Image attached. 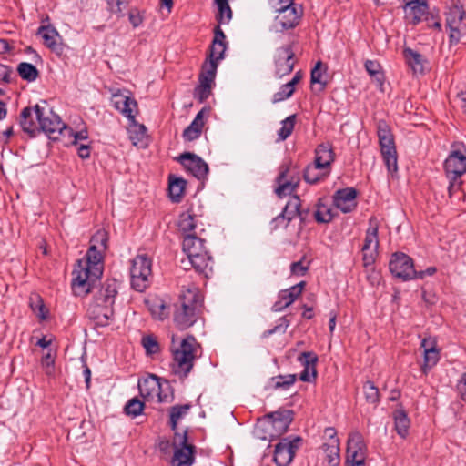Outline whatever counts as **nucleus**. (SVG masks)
I'll return each mask as SVG.
<instances>
[{
  "label": "nucleus",
  "instance_id": "1",
  "mask_svg": "<svg viewBox=\"0 0 466 466\" xmlns=\"http://www.w3.org/2000/svg\"><path fill=\"white\" fill-rule=\"evenodd\" d=\"M105 251L90 246L85 259L77 261L72 275V289L76 296H86L93 289L103 273V254Z\"/></svg>",
  "mask_w": 466,
  "mask_h": 466
},
{
  "label": "nucleus",
  "instance_id": "2",
  "mask_svg": "<svg viewBox=\"0 0 466 466\" xmlns=\"http://www.w3.org/2000/svg\"><path fill=\"white\" fill-rule=\"evenodd\" d=\"M199 348V344L193 336H187L177 342L175 335H172L170 350L173 356L171 364L173 373L180 379H185L194 366Z\"/></svg>",
  "mask_w": 466,
  "mask_h": 466
},
{
  "label": "nucleus",
  "instance_id": "3",
  "mask_svg": "<svg viewBox=\"0 0 466 466\" xmlns=\"http://www.w3.org/2000/svg\"><path fill=\"white\" fill-rule=\"evenodd\" d=\"M205 242V239L195 234H188L184 237L182 247L195 270L208 276L212 271L213 260Z\"/></svg>",
  "mask_w": 466,
  "mask_h": 466
},
{
  "label": "nucleus",
  "instance_id": "4",
  "mask_svg": "<svg viewBox=\"0 0 466 466\" xmlns=\"http://www.w3.org/2000/svg\"><path fill=\"white\" fill-rule=\"evenodd\" d=\"M35 117L39 121V132H45L50 139L57 140L66 133L72 134V129L61 120L60 116L53 110L41 107L39 105L34 106Z\"/></svg>",
  "mask_w": 466,
  "mask_h": 466
},
{
  "label": "nucleus",
  "instance_id": "5",
  "mask_svg": "<svg viewBox=\"0 0 466 466\" xmlns=\"http://www.w3.org/2000/svg\"><path fill=\"white\" fill-rule=\"evenodd\" d=\"M377 136L380 152L389 173L394 175L398 171V157L394 136L390 126L384 121L377 123Z\"/></svg>",
  "mask_w": 466,
  "mask_h": 466
},
{
  "label": "nucleus",
  "instance_id": "6",
  "mask_svg": "<svg viewBox=\"0 0 466 466\" xmlns=\"http://www.w3.org/2000/svg\"><path fill=\"white\" fill-rule=\"evenodd\" d=\"M447 178L449 179V196L451 198L461 190V176L466 173V156L454 150L450 153L444 163Z\"/></svg>",
  "mask_w": 466,
  "mask_h": 466
},
{
  "label": "nucleus",
  "instance_id": "7",
  "mask_svg": "<svg viewBox=\"0 0 466 466\" xmlns=\"http://www.w3.org/2000/svg\"><path fill=\"white\" fill-rule=\"evenodd\" d=\"M293 420L290 410H279L268 414L258 431L262 430L267 435L260 436L264 440L272 441L285 433Z\"/></svg>",
  "mask_w": 466,
  "mask_h": 466
},
{
  "label": "nucleus",
  "instance_id": "8",
  "mask_svg": "<svg viewBox=\"0 0 466 466\" xmlns=\"http://www.w3.org/2000/svg\"><path fill=\"white\" fill-rule=\"evenodd\" d=\"M277 15H275L272 29L275 32H282L296 27L302 16V8L295 5L293 2L274 8Z\"/></svg>",
  "mask_w": 466,
  "mask_h": 466
},
{
  "label": "nucleus",
  "instance_id": "9",
  "mask_svg": "<svg viewBox=\"0 0 466 466\" xmlns=\"http://www.w3.org/2000/svg\"><path fill=\"white\" fill-rule=\"evenodd\" d=\"M194 298L195 294L188 291L180 297L179 303L176 306L174 321L181 329H187L196 322L197 302Z\"/></svg>",
  "mask_w": 466,
  "mask_h": 466
},
{
  "label": "nucleus",
  "instance_id": "10",
  "mask_svg": "<svg viewBox=\"0 0 466 466\" xmlns=\"http://www.w3.org/2000/svg\"><path fill=\"white\" fill-rule=\"evenodd\" d=\"M151 267V259L146 254L137 255L132 260L131 285L136 290L142 292L148 287L152 275Z\"/></svg>",
  "mask_w": 466,
  "mask_h": 466
},
{
  "label": "nucleus",
  "instance_id": "11",
  "mask_svg": "<svg viewBox=\"0 0 466 466\" xmlns=\"http://www.w3.org/2000/svg\"><path fill=\"white\" fill-rule=\"evenodd\" d=\"M174 456L172 466H191L194 462V446L187 441V432H175L172 442Z\"/></svg>",
  "mask_w": 466,
  "mask_h": 466
},
{
  "label": "nucleus",
  "instance_id": "12",
  "mask_svg": "<svg viewBox=\"0 0 466 466\" xmlns=\"http://www.w3.org/2000/svg\"><path fill=\"white\" fill-rule=\"evenodd\" d=\"M379 220L375 217L369 219V228L366 231L364 245L362 247L363 266H371L375 261L377 249L379 248Z\"/></svg>",
  "mask_w": 466,
  "mask_h": 466
},
{
  "label": "nucleus",
  "instance_id": "13",
  "mask_svg": "<svg viewBox=\"0 0 466 466\" xmlns=\"http://www.w3.org/2000/svg\"><path fill=\"white\" fill-rule=\"evenodd\" d=\"M446 25L450 30L451 43L457 44L466 33V15L460 6H453L446 14Z\"/></svg>",
  "mask_w": 466,
  "mask_h": 466
},
{
  "label": "nucleus",
  "instance_id": "14",
  "mask_svg": "<svg viewBox=\"0 0 466 466\" xmlns=\"http://www.w3.org/2000/svg\"><path fill=\"white\" fill-rule=\"evenodd\" d=\"M294 43L278 48L274 55L275 76L282 77L289 75L296 64Z\"/></svg>",
  "mask_w": 466,
  "mask_h": 466
},
{
  "label": "nucleus",
  "instance_id": "15",
  "mask_svg": "<svg viewBox=\"0 0 466 466\" xmlns=\"http://www.w3.org/2000/svg\"><path fill=\"white\" fill-rule=\"evenodd\" d=\"M389 268L392 275L402 280L413 279L416 276L412 258L402 252L391 256Z\"/></svg>",
  "mask_w": 466,
  "mask_h": 466
},
{
  "label": "nucleus",
  "instance_id": "16",
  "mask_svg": "<svg viewBox=\"0 0 466 466\" xmlns=\"http://www.w3.org/2000/svg\"><path fill=\"white\" fill-rule=\"evenodd\" d=\"M300 199L297 195L292 196L286 204L281 214L271 221V229H286L291 221L300 216Z\"/></svg>",
  "mask_w": 466,
  "mask_h": 466
},
{
  "label": "nucleus",
  "instance_id": "17",
  "mask_svg": "<svg viewBox=\"0 0 466 466\" xmlns=\"http://www.w3.org/2000/svg\"><path fill=\"white\" fill-rule=\"evenodd\" d=\"M300 441L299 437L292 440L284 438L276 445L274 461L278 466H288L292 461Z\"/></svg>",
  "mask_w": 466,
  "mask_h": 466
},
{
  "label": "nucleus",
  "instance_id": "18",
  "mask_svg": "<svg viewBox=\"0 0 466 466\" xmlns=\"http://www.w3.org/2000/svg\"><path fill=\"white\" fill-rule=\"evenodd\" d=\"M324 437L327 441L322 444L321 449L325 455L324 460L329 466H338L340 462L339 441L337 438V431L334 428L325 429Z\"/></svg>",
  "mask_w": 466,
  "mask_h": 466
},
{
  "label": "nucleus",
  "instance_id": "19",
  "mask_svg": "<svg viewBox=\"0 0 466 466\" xmlns=\"http://www.w3.org/2000/svg\"><path fill=\"white\" fill-rule=\"evenodd\" d=\"M367 445L362 435L358 432H351L348 439L346 462H366Z\"/></svg>",
  "mask_w": 466,
  "mask_h": 466
},
{
  "label": "nucleus",
  "instance_id": "20",
  "mask_svg": "<svg viewBox=\"0 0 466 466\" xmlns=\"http://www.w3.org/2000/svg\"><path fill=\"white\" fill-rule=\"evenodd\" d=\"M289 167L282 165L279 168V174L276 178L277 187L275 193L279 198L291 195L299 184V177L289 176Z\"/></svg>",
  "mask_w": 466,
  "mask_h": 466
},
{
  "label": "nucleus",
  "instance_id": "21",
  "mask_svg": "<svg viewBox=\"0 0 466 466\" xmlns=\"http://www.w3.org/2000/svg\"><path fill=\"white\" fill-rule=\"evenodd\" d=\"M179 162L198 179H203L208 173V164L198 156L186 152L179 156Z\"/></svg>",
  "mask_w": 466,
  "mask_h": 466
},
{
  "label": "nucleus",
  "instance_id": "22",
  "mask_svg": "<svg viewBox=\"0 0 466 466\" xmlns=\"http://www.w3.org/2000/svg\"><path fill=\"white\" fill-rule=\"evenodd\" d=\"M138 388L141 396L147 400H154L157 398L158 402L167 401V395H162L161 384L156 375L148 377L138 381Z\"/></svg>",
  "mask_w": 466,
  "mask_h": 466
},
{
  "label": "nucleus",
  "instance_id": "23",
  "mask_svg": "<svg viewBox=\"0 0 466 466\" xmlns=\"http://www.w3.org/2000/svg\"><path fill=\"white\" fill-rule=\"evenodd\" d=\"M88 316L96 325L105 327L114 316L113 306L106 305L100 300L95 301L88 308Z\"/></svg>",
  "mask_w": 466,
  "mask_h": 466
},
{
  "label": "nucleus",
  "instance_id": "24",
  "mask_svg": "<svg viewBox=\"0 0 466 466\" xmlns=\"http://www.w3.org/2000/svg\"><path fill=\"white\" fill-rule=\"evenodd\" d=\"M357 191L353 187H346L338 190L334 197V205L343 213H349L357 207Z\"/></svg>",
  "mask_w": 466,
  "mask_h": 466
},
{
  "label": "nucleus",
  "instance_id": "25",
  "mask_svg": "<svg viewBox=\"0 0 466 466\" xmlns=\"http://www.w3.org/2000/svg\"><path fill=\"white\" fill-rule=\"evenodd\" d=\"M406 20L413 25L420 22L423 17L429 20L428 5L425 1L412 0L406 4L404 7Z\"/></svg>",
  "mask_w": 466,
  "mask_h": 466
},
{
  "label": "nucleus",
  "instance_id": "26",
  "mask_svg": "<svg viewBox=\"0 0 466 466\" xmlns=\"http://www.w3.org/2000/svg\"><path fill=\"white\" fill-rule=\"evenodd\" d=\"M112 103L116 109L131 121H134L135 115L137 112V104L134 98L117 92L113 95Z\"/></svg>",
  "mask_w": 466,
  "mask_h": 466
},
{
  "label": "nucleus",
  "instance_id": "27",
  "mask_svg": "<svg viewBox=\"0 0 466 466\" xmlns=\"http://www.w3.org/2000/svg\"><path fill=\"white\" fill-rule=\"evenodd\" d=\"M298 360L303 366V370L299 375V379L302 381L310 382L317 377L316 365L318 362V356L314 352L305 351L302 352L299 357Z\"/></svg>",
  "mask_w": 466,
  "mask_h": 466
},
{
  "label": "nucleus",
  "instance_id": "28",
  "mask_svg": "<svg viewBox=\"0 0 466 466\" xmlns=\"http://www.w3.org/2000/svg\"><path fill=\"white\" fill-rule=\"evenodd\" d=\"M421 348H423L424 363L422 371L427 372V370L431 369L437 364L440 360V351L437 350V342L433 338H427L422 339Z\"/></svg>",
  "mask_w": 466,
  "mask_h": 466
},
{
  "label": "nucleus",
  "instance_id": "29",
  "mask_svg": "<svg viewBox=\"0 0 466 466\" xmlns=\"http://www.w3.org/2000/svg\"><path fill=\"white\" fill-rule=\"evenodd\" d=\"M305 285V281H300L299 284L280 291L279 294V299L274 304L275 310H281L291 305L295 299L300 296Z\"/></svg>",
  "mask_w": 466,
  "mask_h": 466
},
{
  "label": "nucleus",
  "instance_id": "30",
  "mask_svg": "<svg viewBox=\"0 0 466 466\" xmlns=\"http://www.w3.org/2000/svg\"><path fill=\"white\" fill-rule=\"evenodd\" d=\"M209 114V109L202 108L195 116L192 123L184 130L183 137L186 141H193L198 138L204 127V118Z\"/></svg>",
  "mask_w": 466,
  "mask_h": 466
},
{
  "label": "nucleus",
  "instance_id": "31",
  "mask_svg": "<svg viewBox=\"0 0 466 466\" xmlns=\"http://www.w3.org/2000/svg\"><path fill=\"white\" fill-rule=\"evenodd\" d=\"M334 159L335 154L330 144L323 143L317 147L314 160L316 167L329 170Z\"/></svg>",
  "mask_w": 466,
  "mask_h": 466
},
{
  "label": "nucleus",
  "instance_id": "32",
  "mask_svg": "<svg viewBox=\"0 0 466 466\" xmlns=\"http://www.w3.org/2000/svg\"><path fill=\"white\" fill-rule=\"evenodd\" d=\"M34 108L25 107L20 114V126L22 129L35 137L39 133V121L36 119L35 115L33 114Z\"/></svg>",
  "mask_w": 466,
  "mask_h": 466
},
{
  "label": "nucleus",
  "instance_id": "33",
  "mask_svg": "<svg viewBox=\"0 0 466 466\" xmlns=\"http://www.w3.org/2000/svg\"><path fill=\"white\" fill-rule=\"evenodd\" d=\"M37 35L43 38L44 44L52 51L56 53L62 51V46L57 42L59 34L54 27L42 25L38 28Z\"/></svg>",
  "mask_w": 466,
  "mask_h": 466
},
{
  "label": "nucleus",
  "instance_id": "34",
  "mask_svg": "<svg viewBox=\"0 0 466 466\" xmlns=\"http://www.w3.org/2000/svg\"><path fill=\"white\" fill-rule=\"evenodd\" d=\"M117 295V282L116 279L106 280L100 289L96 299L110 306H114Z\"/></svg>",
  "mask_w": 466,
  "mask_h": 466
},
{
  "label": "nucleus",
  "instance_id": "35",
  "mask_svg": "<svg viewBox=\"0 0 466 466\" xmlns=\"http://www.w3.org/2000/svg\"><path fill=\"white\" fill-rule=\"evenodd\" d=\"M405 60L409 66L412 69L414 74H422L424 72V62L423 56L413 51L410 48H405L403 50Z\"/></svg>",
  "mask_w": 466,
  "mask_h": 466
},
{
  "label": "nucleus",
  "instance_id": "36",
  "mask_svg": "<svg viewBox=\"0 0 466 466\" xmlns=\"http://www.w3.org/2000/svg\"><path fill=\"white\" fill-rule=\"evenodd\" d=\"M329 174V170L324 169L320 167H316V164L313 163L305 168L303 177L306 182L309 184H316L319 181L325 179Z\"/></svg>",
  "mask_w": 466,
  "mask_h": 466
},
{
  "label": "nucleus",
  "instance_id": "37",
  "mask_svg": "<svg viewBox=\"0 0 466 466\" xmlns=\"http://www.w3.org/2000/svg\"><path fill=\"white\" fill-rule=\"evenodd\" d=\"M393 419L398 434L401 438H405L408 435L410 424L408 415L403 410L400 409L393 412Z\"/></svg>",
  "mask_w": 466,
  "mask_h": 466
},
{
  "label": "nucleus",
  "instance_id": "38",
  "mask_svg": "<svg viewBox=\"0 0 466 466\" xmlns=\"http://www.w3.org/2000/svg\"><path fill=\"white\" fill-rule=\"evenodd\" d=\"M147 305L152 316L157 319L162 320L169 314V309L161 299H152L147 301Z\"/></svg>",
  "mask_w": 466,
  "mask_h": 466
},
{
  "label": "nucleus",
  "instance_id": "39",
  "mask_svg": "<svg viewBox=\"0 0 466 466\" xmlns=\"http://www.w3.org/2000/svg\"><path fill=\"white\" fill-rule=\"evenodd\" d=\"M218 64L215 61L206 60L198 77L199 82L214 85Z\"/></svg>",
  "mask_w": 466,
  "mask_h": 466
},
{
  "label": "nucleus",
  "instance_id": "40",
  "mask_svg": "<svg viewBox=\"0 0 466 466\" xmlns=\"http://www.w3.org/2000/svg\"><path fill=\"white\" fill-rule=\"evenodd\" d=\"M177 226L185 236L191 234L190 232L196 228L195 215L190 210L182 213L179 217Z\"/></svg>",
  "mask_w": 466,
  "mask_h": 466
},
{
  "label": "nucleus",
  "instance_id": "41",
  "mask_svg": "<svg viewBox=\"0 0 466 466\" xmlns=\"http://www.w3.org/2000/svg\"><path fill=\"white\" fill-rule=\"evenodd\" d=\"M186 181L182 178H169V195L173 201L178 202L184 194Z\"/></svg>",
  "mask_w": 466,
  "mask_h": 466
},
{
  "label": "nucleus",
  "instance_id": "42",
  "mask_svg": "<svg viewBox=\"0 0 466 466\" xmlns=\"http://www.w3.org/2000/svg\"><path fill=\"white\" fill-rule=\"evenodd\" d=\"M191 406L189 404L176 405L170 409V426L173 431L177 430L178 421L185 417Z\"/></svg>",
  "mask_w": 466,
  "mask_h": 466
},
{
  "label": "nucleus",
  "instance_id": "43",
  "mask_svg": "<svg viewBox=\"0 0 466 466\" xmlns=\"http://www.w3.org/2000/svg\"><path fill=\"white\" fill-rule=\"evenodd\" d=\"M314 218L319 223H329L333 218L332 208L319 200L314 212Z\"/></svg>",
  "mask_w": 466,
  "mask_h": 466
},
{
  "label": "nucleus",
  "instance_id": "44",
  "mask_svg": "<svg viewBox=\"0 0 466 466\" xmlns=\"http://www.w3.org/2000/svg\"><path fill=\"white\" fill-rule=\"evenodd\" d=\"M131 122L132 124L128 129L129 138L133 145L137 146L146 137L147 128L144 125L136 123L135 120Z\"/></svg>",
  "mask_w": 466,
  "mask_h": 466
},
{
  "label": "nucleus",
  "instance_id": "45",
  "mask_svg": "<svg viewBox=\"0 0 466 466\" xmlns=\"http://www.w3.org/2000/svg\"><path fill=\"white\" fill-rule=\"evenodd\" d=\"M19 76L29 82L35 81L38 77V70L36 67L26 62L20 63L17 66Z\"/></svg>",
  "mask_w": 466,
  "mask_h": 466
},
{
  "label": "nucleus",
  "instance_id": "46",
  "mask_svg": "<svg viewBox=\"0 0 466 466\" xmlns=\"http://www.w3.org/2000/svg\"><path fill=\"white\" fill-rule=\"evenodd\" d=\"M296 116L291 115L281 122V128L278 132L279 140H286L292 133L295 127Z\"/></svg>",
  "mask_w": 466,
  "mask_h": 466
},
{
  "label": "nucleus",
  "instance_id": "47",
  "mask_svg": "<svg viewBox=\"0 0 466 466\" xmlns=\"http://www.w3.org/2000/svg\"><path fill=\"white\" fill-rule=\"evenodd\" d=\"M108 233L105 229H98L90 239V246L106 251L107 249Z\"/></svg>",
  "mask_w": 466,
  "mask_h": 466
},
{
  "label": "nucleus",
  "instance_id": "48",
  "mask_svg": "<svg viewBox=\"0 0 466 466\" xmlns=\"http://www.w3.org/2000/svg\"><path fill=\"white\" fill-rule=\"evenodd\" d=\"M225 51L226 43L212 42V45L209 49V56L206 60L215 61L218 64V61L224 57Z\"/></svg>",
  "mask_w": 466,
  "mask_h": 466
},
{
  "label": "nucleus",
  "instance_id": "49",
  "mask_svg": "<svg viewBox=\"0 0 466 466\" xmlns=\"http://www.w3.org/2000/svg\"><path fill=\"white\" fill-rule=\"evenodd\" d=\"M297 380L295 374L279 375L272 379L275 389L288 390Z\"/></svg>",
  "mask_w": 466,
  "mask_h": 466
},
{
  "label": "nucleus",
  "instance_id": "50",
  "mask_svg": "<svg viewBox=\"0 0 466 466\" xmlns=\"http://www.w3.org/2000/svg\"><path fill=\"white\" fill-rule=\"evenodd\" d=\"M363 392L365 399L369 403L375 404L380 400L379 390L373 382L367 381L363 385Z\"/></svg>",
  "mask_w": 466,
  "mask_h": 466
},
{
  "label": "nucleus",
  "instance_id": "51",
  "mask_svg": "<svg viewBox=\"0 0 466 466\" xmlns=\"http://www.w3.org/2000/svg\"><path fill=\"white\" fill-rule=\"evenodd\" d=\"M214 85L199 82L198 86L194 90V98L198 99L200 103L204 102L211 94Z\"/></svg>",
  "mask_w": 466,
  "mask_h": 466
},
{
  "label": "nucleus",
  "instance_id": "52",
  "mask_svg": "<svg viewBox=\"0 0 466 466\" xmlns=\"http://www.w3.org/2000/svg\"><path fill=\"white\" fill-rule=\"evenodd\" d=\"M144 410V403L137 398L131 399L125 406V411L127 415L137 417Z\"/></svg>",
  "mask_w": 466,
  "mask_h": 466
},
{
  "label": "nucleus",
  "instance_id": "53",
  "mask_svg": "<svg viewBox=\"0 0 466 466\" xmlns=\"http://www.w3.org/2000/svg\"><path fill=\"white\" fill-rule=\"evenodd\" d=\"M365 69L369 73V75L372 77H375L380 84L382 83V72L380 65L374 60H367L365 62Z\"/></svg>",
  "mask_w": 466,
  "mask_h": 466
},
{
  "label": "nucleus",
  "instance_id": "54",
  "mask_svg": "<svg viewBox=\"0 0 466 466\" xmlns=\"http://www.w3.org/2000/svg\"><path fill=\"white\" fill-rule=\"evenodd\" d=\"M295 92V86L288 82L287 84L283 85L279 91L274 94L273 96V102L278 103L280 101H283L289 97H290L293 93Z\"/></svg>",
  "mask_w": 466,
  "mask_h": 466
},
{
  "label": "nucleus",
  "instance_id": "55",
  "mask_svg": "<svg viewBox=\"0 0 466 466\" xmlns=\"http://www.w3.org/2000/svg\"><path fill=\"white\" fill-rule=\"evenodd\" d=\"M309 268V261L306 260L305 257L290 265L291 274L295 276H304Z\"/></svg>",
  "mask_w": 466,
  "mask_h": 466
},
{
  "label": "nucleus",
  "instance_id": "56",
  "mask_svg": "<svg viewBox=\"0 0 466 466\" xmlns=\"http://www.w3.org/2000/svg\"><path fill=\"white\" fill-rule=\"evenodd\" d=\"M142 345L147 354H155L159 351V344L157 338L152 335L143 337Z\"/></svg>",
  "mask_w": 466,
  "mask_h": 466
},
{
  "label": "nucleus",
  "instance_id": "57",
  "mask_svg": "<svg viewBox=\"0 0 466 466\" xmlns=\"http://www.w3.org/2000/svg\"><path fill=\"white\" fill-rule=\"evenodd\" d=\"M218 13L217 15V20L219 24H227L232 18V11L231 8L227 3L226 5H218Z\"/></svg>",
  "mask_w": 466,
  "mask_h": 466
},
{
  "label": "nucleus",
  "instance_id": "58",
  "mask_svg": "<svg viewBox=\"0 0 466 466\" xmlns=\"http://www.w3.org/2000/svg\"><path fill=\"white\" fill-rule=\"evenodd\" d=\"M35 301L31 298V308L35 313L42 319H46L45 306L39 296H35Z\"/></svg>",
  "mask_w": 466,
  "mask_h": 466
},
{
  "label": "nucleus",
  "instance_id": "59",
  "mask_svg": "<svg viewBox=\"0 0 466 466\" xmlns=\"http://www.w3.org/2000/svg\"><path fill=\"white\" fill-rule=\"evenodd\" d=\"M322 63L321 62H318L316 64V66H314V68L311 70V74H310V82L311 84H322L323 86H325V83L322 82L321 78H322Z\"/></svg>",
  "mask_w": 466,
  "mask_h": 466
},
{
  "label": "nucleus",
  "instance_id": "60",
  "mask_svg": "<svg viewBox=\"0 0 466 466\" xmlns=\"http://www.w3.org/2000/svg\"><path fill=\"white\" fill-rule=\"evenodd\" d=\"M106 1L108 5L109 10L111 12L116 13V14L121 13L123 7H125L128 3V0H106Z\"/></svg>",
  "mask_w": 466,
  "mask_h": 466
},
{
  "label": "nucleus",
  "instance_id": "61",
  "mask_svg": "<svg viewBox=\"0 0 466 466\" xmlns=\"http://www.w3.org/2000/svg\"><path fill=\"white\" fill-rule=\"evenodd\" d=\"M457 390L461 399L466 402V371L462 373L457 383Z\"/></svg>",
  "mask_w": 466,
  "mask_h": 466
},
{
  "label": "nucleus",
  "instance_id": "62",
  "mask_svg": "<svg viewBox=\"0 0 466 466\" xmlns=\"http://www.w3.org/2000/svg\"><path fill=\"white\" fill-rule=\"evenodd\" d=\"M66 135H67L69 137H74V144H76V142L78 140H85L87 138V131L86 130H81L79 132H75L73 129H72V134L70 133H66Z\"/></svg>",
  "mask_w": 466,
  "mask_h": 466
},
{
  "label": "nucleus",
  "instance_id": "63",
  "mask_svg": "<svg viewBox=\"0 0 466 466\" xmlns=\"http://www.w3.org/2000/svg\"><path fill=\"white\" fill-rule=\"evenodd\" d=\"M437 268L435 267H429L425 270L417 271L416 270V276L414 279H423L426 276H432L436 273Z\"/></svg>",
  "mask_w": 466,
  "mask_h": 466
},
{
  "label": "nucleus",
  "instance_id": "64",
  "mask_svg": "<svg viewBox=\"0 0 466 466\" xmlns=\"http://www.w3.org/2000/svg\"><path fill=\"white\" fill-rule=\"evenodd\" d=\"M214 39H213V42H222V43H226L225 42V38H226V35L225 34L223 33V31L221 30L220 26L219 25H217L215 27V30H214Z\"/></svg>",
  "mask_w": 466,
  "mask_h": 466
}]
</instances>
